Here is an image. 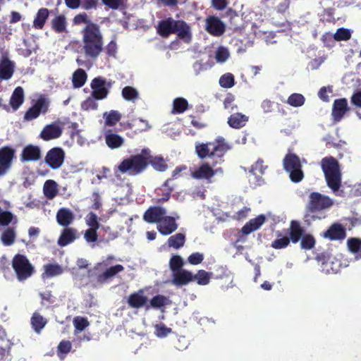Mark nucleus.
<instances>
[{
  "label": "nucleus",
  "mask_w": 361,
  "mask_h": 361,
  "mask_svg": "<svg viewBox=\"0 0 361 361\" xmlns=\"http://www.w3.org/2000/svg\"><path fill=\"white\" fill-rule=\"evenodd\" d=\"M334 202L332 200L318 192H312L309 195V200L306 204L303 220L306 225L310 226L317 220L326 217L322 211L331 207Z\"/></svg>",
  "instance_id": "nucleus-3"
},
{
  "label": "nucleus",
  "mask_w": 361,
  "mask_h": 361,
  "mask_svg": "<svg viewBox=\"0 0 361 361\" xmlns=\"http://www.w3.org/2000/svg\"><path fill=\"white\" fill-rule=\"evenodd\" d=\"M51 29L56 33L66 31L67 22L65 16L60 14L55 16L51 21Z\"/></svg>",
  "instance_id": "nucleus-33"
},
{
  "label": "nucleus",
  "mask_w": 361,
  "mask_h": 361,
  "mask_svg": "<svg viewBox=\"0 0 361 361\" xmlns=\"http://www.w3.org/2000/svg\"><path fill=\"white\" fill-rule=\"evenodd\" d=\"M134 126H137L136 130L139 132L146 131L150 129L151 126L148 121L142 118H139L134 121Z\"/></svg>",
  "instance_id": "nucleus-62"
},
{
  "label": "nucleus",
  "mask_w": 361,
  "mask_h": 361,
  "mask_svg": "<svg viewBox=\"0 0 361 361\" xmlns=\"http://www.w3.org/2000/svg\"><path fill=\"white\" fill-rule=\"evenodd\" d=\"M264 161L259 159L251 167L250 173L255 176L256 177L261 176L264 173L265 169L267 168V166L263 165Z\"/></svg>",
  "instance_id": "nucleus-51"
},
{
  "label": "nucleus",
  "mask_w": 361,
  "mask_h": 361,
  "mask_svg": "<svg viewBox=\"0 0 361 361\" xmlns=\"http://www.w3.org/2000/svg\"><path fill=\"white\" fill-rule=\"evenodd\" d=\"M145 149L147 151V157L148 158L147 161V167L150 164L153 169L157 171H165L168 168V165L164 158L157 156L154 157L151 154V152L149 149Z\"/></svg>",
  "instance_id": "nucleus-28"
},
{
  "label": "nucleus",
  "mask_w": 361,
  "mask_h": 361,
  "mask_svg": "<svg viewBox=\"0 0 361 361\" xmlns=\"http://www.w3.org/2000/svg\"><path fill=\"white\" fill-rule=\"evenodd\" d=\"M121 94L123 99L127 101H134L138 97L137 90L131 86H126L123 87Z\"/></svg>",
  "instance_id": "nucleus-47"
},
{
  "label": "nucleus",
  "mask_w": 361,
  "mask_h": 361,
  "mask_svg": "<svg viewBox=\"0 0 361 361\" xmlns=\"http://www.w3.org/2000/svg\"><path fill=\"white\" fill-rule=\"evenodd\" d=\"M105 141L109 147L116 149L120 147L123 143V139L116 133L107 134L105 136Z\"/></svg>",
  "instance_id": "nucleus-39"
},
{
  "label": "nucleus",
  "mask_w": 361,
  "mask_h": 361,
  "mask_svg": "<svg viewBox=\"0 0 361 361\" xmlns=\"http://www.w3.org/2000/svg\"><path fill=\"white\" fill-rule=\"evenodd\" d=\"M73 324L76 330L82 331L89 325V322L86 318L77 317L73 319Z\"/></svg>",
  "instance_id": "nucleus-60"
},
{
  "label": "nucleus",
  "mask_w": 361,
  "mask_h": 361,
  "mask_svg": "<svg viewBox=\"0 0 361 361\" xmlns=\"http://www.w3.org/2000/svg\"><path fill=\"white\" fill-rule=\"evenodd\" d=\"M16 234L14 228H7L1 234V240L6 246H10L15 242Z\"/></svg>",
  "instance_id": "nucleus-41"
},
{
  "label": "nucleus",
  "mask_w": 361,
  "mask_h": 361,
  "mask_svg": "<svg viewBox=\"0 0 361 361\" xmlns=\"http://www.w3.org/2000/svg\"><path fill=\"white\" fill-rule=\"evenodd\" d=\"M176 23V20L171 17L160 20L156 27L157 34L163 38H168L174 34Z\"/></svg>",
  "instance_id": "nucleus-17"
},
{
  "label": "nucleus",
  "mask_w": 361,
  "mask_h": 361,
  "mask_svg": "<svg viewBox=\"0 0 361 361\" xmlns=\"http://www.w3.org/2000/svg\"><path fill=\"white\" fill-rule=\"evenodd\" d=\"M185 242V235L183 233H176L173 235H171L168 239V245L169 247H173L174 249H180L182 247Z\"/></svg>",
  "instance_id": "nucleus-40"
},
{
  "label": "nucleus",
  "mask_w": 361,
  "mask_h": 361,
  "mask_svg": "<svg viewBox=\"0 0 361 361\" xmlns=\"http://www.w3.org/2000/svg\"><path fill=\"white\" fill-rule=\"evenodd\" d=\"M87 225L90 228L99 229L100 224L98 221V217L96 214L90 212L85 219Z\"/></svg>",
  "instance_id": "nucleus-56"
},
{
  "label": "nucleus",
  "mask_w": 361,
  "mask_h": 361,
  "mask_svg": "<svg viewBox=\"0 0 361 361\" xmlns=\"http://www.w3.org/2000/svg\"><path fill=\"white\" fill-rule=\"evenodd\" d=\"M49 100L44 95H40L35 103L30 106L24 115V120L32 121L41 114H45L49 107Z\"/></svg>",
  "instance_id": "nucleus-8"
},
{
  "label": "nucleus",
  "mask_w": 361,
  "mask_h": 361,
  "mask_svg": "<svg viewBox=\"0 0 361 361\" xmlns=\"http://www.w3.org/2000/svg\"><path fill=\"white\" fill-rule=\"evenodd\" d=\"M178 227L175 217L164 216L161 222L157 224V228L161 235H169L176 231Z\"/></svg>",
  "instance_id": "nucleus-18"
},
{
  "label": "nucleus",
  "mask_w": 361,
  "mask_h": 361,
  "mask_svg": "<svg viewBox=\"0 0 361 361\" xmlns=\"http://www.w3.org/2000/svg\"><path fill=\"white\" fill-rule=\"evenodd\" d=\"M276 238L271 242V246L276 250H281L286 248L290 243L288 235L283 234L281 231L276 233Z\"/></svg>",
  "instance_id": "nucleus-34"
},
{
  "label": "nucleus",
  "mask_w": 361,
  "mask_h": 361,
  "mask_svg": "<svg viewBox=\"0 0 361 361\" xmlns=\"http://www.w3.org/2000/svg\"><path fill=\"white\" fill-rule=\"evenodd\" d=\"M204 256L200 252H193L188 258V261L190 264L197 265L202 262Z\"/></svg>",
  "instance_id": "nucleus-63"
},
{
  "label": "nucleus",
  "mask_w": 361,
  "mask_h": 361,
  "mask_svg": "<svg viewBox=\"0 0 361 361\" xmlns=\"http://www.w3.org/2000/svg\"><path fill=\"white\" fill-rule=\"evenodd\" d=\"M166 214L165 208L159 206L150 207L144 213L143 219L149 224H159Z\"/></svg>",
  "instance_id": "nucleus-15"
},
{
  "label": "nucleus",
  "mask_w": 361,
  "mask_h": 361,
  "mask_svg": "<svg viewBox=\"0 0 361 361\" xmlns=\"http://www.w3.org/2000/svg\"><path fill=\"white\" fill-rule=\"evenodd\" d=\"M305 98L304 96L299 93L291 94L287 100V103L294 107H299L304 104Z\"/></svg>",
  "instance_id": "nucleus-46"
},
{
  "label": "nucleus",
  "mask_w": 361,
  "mask_h": 361,
  "mask_svg": "<svg viewBox=\"0 0 361 361\" xmlns=\"http://www.w3.org/2000/svg\"><path fill=\"white\" fill-rule=\"evenodd\" d=\"M49 10L47 8H39L33 20V27L37 30H42L49 18Z\"/></svg>",
  "instance_id": "nucleus-30"
},
{
  "label": "nucleus",
  "mask_w": 361,
  "mask_h": 361,
  "mask_svg": "<svg viewBox=\"0 0 361 361\" xmlns=\"http://www.w3.org/2000/svg\"><path fill=\"white\" fill-rule=\"evenodd\" d=\"M15 154V149L8 146L0 148V176L6 174L11 167Z\"/></svg>",
  "instance_id": "nucleus-10"
},
{
  "label": "nucleus",
  "mask_w": 361,
  "mask_h": 361,
  "mask_svg": "<svg viewBox=\"0 0 361 361\" xmlns=\"http://www.w3.org/2000/svg\"><path fill=\"white\" fill-rule=\"evenodd\" d=\"M205 30L212 36L220 37L225 32L226 27L218 17L209 16L205 20Z\"/></svg>",
  "instance_id": "nucleus-11"
},
{
  "label": "nucleus",
  "mask_w": 361,
  "mask_h": 361,
  "mask_svg": "<svg viewBox=\"0 0 361 361\" xmlns=\"http://www.w3.org/2000/svg\"><path fill=\"white\" fill-rule=\"evenodd\" d=\"M248 121V116L241 114L235 113L228 118V124L231 128L239 129L244 127Z\"/></svg>",
  "instance_id": "nucleus-31"
},
{
  "label": "nucleus",
  "mask_w": 361,
  "mask_h": 361,
  "mask_svg": "<svg viewBox=\"0 0 361 361\" xmlns=\"http://www.w3.org/2000/svg\"><path fill=\"white\" fill-rule=\"evenodd\" d=\"M30 323L34 331L39 334L47 324V321L39 313L35 312L30 319Z\"/></svg>",
  "instance_id": "nucleus-37"
},
{
  "label": "nucleus",
  "mask_w": 361,
  "mask_h": 361,
  "mask_svg": "<svg viewBox=\"0 0 361 361\" xmlns=\"http://www.w3.org/2000/svg\"><path fill=\"white\" fill-rule=\"evenodd\" d=\"M188 107V101L183 97H177L173 102V114H182Z\"/></svg>",
  "instance_id": "nucleus-44"
},
{
  "label": "nucleus",
  "mask_w": 361,
  "mask_h": 361,
  "mask_svg": "<svg viewBox=\"0 0 361 361\" xmlns=\"http://www.w3.org/2000/svg\"><path fill=\"white\" fill-rule=\"evenodd\" d=\"M98 229L89 228L85 231L84 238L87 243H94L97 240L98 235L97 231Z\"/></svg>",
  "instance_id": "nucleus-61"
},
{
  "label": "nucleus",
  "mask_w": 361,
  "mask_h": 361,
  "mask_svg": "<svg viewBox=\"0 0 361 361\" xmlns=\"http://www.w3.org/2000/svg\"><path fill=\"white\" fill-rule=\"evenodd\" d=\"M14 63L8 57H3L0 62V79L8 80L11 78L14 73Z\"/></svg>",
  "instance_id": "nucleus-26"
},
{
  "label": "nucleus",
  "mask_w": 361,
  "mask_h": 361,
  "mask_svg": "<svg viewBox=\"0 0 361 361\" xmlns=\"http://www.w3.org/2000/svg\"><path fill=\"white\" fill-rule=\"evenodd\" d=\"M336 41H347L351 37V32L348 29L341 27L338 28L334 36Z\"/></svg>",
  "instance_id": "nucleus-55"
},
{
  "label": "nucleus",
  "mask_w": 361,
  "mask_h": 361,
  "mask_svg": "<svg viewBox=\"0 0 361 361\" xmlns=\"http://www.w3.org/2000/svg\"><path fill=\"white\" fill-rule=\"evenodd\" d=\"M283 233L288 235L290 242L296 244L304 235L305 228L301 226L299 221L292 220L290 223V227L288 229H283Z\"/></svg>",
  "instance_id": "nucleus-12"
},
{
  "label": "nucleus",
  "mask_w": 361,
  "mask_h": 361,
  "mask_svg": "<svg viewBox=\"0 0 361 361\" xmlns=\"http://www.w3.org/2000/svg\"><path fill=\"white\" fill-rule=\"evenodd\" d=\"M195 149L199 159H208V161L202 164L191 176L197 180H209L219 171H222L221 168L214 169V167L224 161V155L231 147L224 137H219L212 142H196Z\"/></svg>",
  "instance_id": "nucleus-1"
},
{
  "label": "nucleus",
  "mask_w": 361,
  "mask_h": 361,
  "mask_svg": "<svg viewBox=\"0 0 361 361\" xmlns=\"http://www.w3.org/2000/svg\"><path fill=\"white\" fill-rule=\"evenodd\" d=\"M87 73L86 72L82 69H77L73 74L72 76V83L73 86L75 88H80L82 87L87 80Z\"/></svg>",
  "instance_id": "nucleus-38"
},
{
  "label": "nucleus",
  "mask_w": 361,
  "mask_h": 361,
  "mask_svg": "<svg viewBox=\"0 0 361 361\" xmlns=\"http://www.w3.org/2000/svg\"><path fill=\"white\" fill-rule=\"evenodd\" d=\"M322 236L330 240H343L346 237V231L342 224L334 223L324 233Z\"/></svg>",
  "instance_id": "nucleus-16"
},
{
  "label": "nucleus",
  "mask_w": 361,
  "mask_h": 361,
  "mask_svg": "<svg viewBox=\"0 0 361 361\" xmlns=\"http://www.w3.org/2000/svg\"><path fill=\"white\" fill-rule=\"evenodd\" d=\"M316 243L314 237L310 233H304L300 240V247L303 250L312 249Z\"/></svg>",
  "instance_id": "nucleus-45"
},
{
  "label": "nucleus",
  "mask_w": 361,
  "mask_h": 361,
  "mask_svg": "<svg viewBox=\"0 0 361 361\" xmlns=\"http://www.w3.org/2000/svg\"><path fill=\"white\" fill-rule=\"evenodd\" d=\"M171 332L172 329L167 327L164 323L154 325V334L159 338H164Z\"/></svg>",
  "instance_id": "nucleus-52"
},
{
  "label": "nucleus",
  "mask_w": 361,
  "mask_h": 361,
  "mask_svg": "<svg viewBox=\"0 0 361 361\" xmlns=\"http://www.w3.org/2000/svg\"><path fill=\"white\" fill-rule=\"evenodd\" d=\"M174 34L180 39L189 42L191 39L190 27L184 20H176Z\"/></svg>",
  "instance_id": "nucleus-29"
},
{
  "label": "nucleus",
  "mask_w": 361,
  "mask_h": 361,
  "mask_svg": "<svg viewBox=\"0 0 361 361\" xmlns=\"http://www.w3.org/2000/svg\"><path fill=\"white\" fill-rule=\"evenodd\" d=\"M24 102V90L22 87H17L13 90L11 99L10 104L14 111H16Z\"/></svg>",
  "instance_id": "nucleus-32"
},
{
  "label": "nucleus",
  "mask_w": 361,
  "mask_h": 361,
  "mask_svg": "<svg viewBox=\"0 0 361 361\" xmlns=\"http://www.w3.org/2000/svg\"><path fill=\"white\" fill-rule=\"evenodd\" d=\"M11 265L19 281L27 280L35 273L34 266L24 255L16 254L14 255Z\"/></svg>",
  "instance_id": "nucleus-6"
},
{
  "label": "nucleus",
  "mask_w": 361,
  "mask_h": 361,
  "mask_svg": "<svg viewBox=\"0 0 361 361\" xmlns=\"http://www.w3.org/2000/svg\"><path fill=\"white\" fill-rule=\"evenodd\" d=\"M183 264V258L180 256L173 255L169 261V267L172 273L173 274L179 270H182Z\"/></svg>",
  "instance_id": "nucleus-49"
},
{
  "label": "nucleus",
  "mask_w": 361,
  "mask_h": 361,
  "mask_svg": "<svg viewBox=\"0 0 361 361\" xmlns=\"http://www.w3.org/2000/svg\"><path fill=\"white\" fill-rule=\"evenodd\" d=\"M13 219V214L11 212L0 209V226H8L12 221Z\"/></svg>",
  "instance_id": "nucleus-59"
},
{
  "label": "nucleus",
  "mask_w": 361,
  "mask_h": 361,
  "mask_svg": "<svg viewBox=\"0 0 361 361\" xmlns=\"http://www.w3.org/2000/svg\"><path fill=\"white\" fill-rule=\"evenodd\" d=\"M193 281H197L199 285L205 286L209 283V274L205 270H199L195 275H193Z\"/></svg>",
  "instance_id": "nucleus-48"
},
{
  "label": "nucleus",
  "mask_w": 361,
  "mask_h": 361,
  "mask_svg": "<svg viewBox=\"0 0 361 361\" xmlns=\"http://www.w3.org/2000/svg\"><path fill=\"white\" fill-rule=\"evenodd\" d=\"M284 170L289 173V177L292 182L299 183L304 178L300 159L298 155L293 153H288L283 159Z\"/></svg>",
  "instance_id": "nucleus-7"
},
{
  "label": "nucleus",
  "mask_w": 361,
  "mask_h": 361,
  "mask_svg": "<svg viewBox=\"0 0 361 361\" xmlns=\"http://www.w3.org/2000/svg\"><path fill=\"white\" fill-rule=\"evenodd\" d=\"M105 125L107 126H115L121 118V114L116 110H111L104 114Z\"/></svg>",
  "instance_id": "nucleus-43"
},
{
  "label": "nucleus",
  "mask_w": 361,
  "mask_h": 361,
  "mask_svg": "<svg viewBox=\"0 0 361 361\" xmlns=\"http://www.w3.org/2000/svg\"><path fill=\"white\" fill-rule=\"evenodd\" d=\"M106 80L102 77L94 78L90 84L92 90V94L97 100L106 98L109 94V90L105 87Z\"/></svg>",
  "instance_id": "nucleus-13"
},
{
  "label": "nucleus",
  "mask_w": 361,
  "mask_h": 361,
  "mask_svg": "<svg viewBox=\"0 0 361 361\" xmlns=\"http://www.w3.org/2000/svg\"><path fill=\"white\" fill-rule=\"evenodd\" d=\"M105 51L108 56H115L117 52V44L115 40H111L106 47Z\"/></svg>",
  "instance_id": "nucleus-64"
},
{
  "label": "nucleus",
  "mask_w": 361,
  "mask_h": 361,
  "mask_svg": "<svg viewBox=\"0 0 361 361\" xmlns=\"http://www.w3.org/2000/svg\"><path fill=\"white\" fill-rule=\"evenodd\" d=\"M171 180V179H167L161 188L156 190L157 197L155 199V202L157 204H163L170 199L171 195L173 191V188L169 186Z\"/></svg>",
  "instance_id": "nucleus-24"
},
{
  "label": "nucleus",
  "mask_w": 361,
  "mask_h": 361,
  "mask_svg": "<svg viewBox=\"0 0 361 361\" xmlns=\"http://www.w3.org/2000/svg\"><path fill=\"white\" fill-rule=\"evenodd\" d=\"M56 222L63 227H68L75 220L73 212L68 208H60L56 215Z\"/></svg>",
  "instance_id": "nucleus-20"
},
{
  "label": "nucleus",
  "mask_w": 361,
  "mask_h": 361,
  "mask_svg": "<svg viewBox=\"0 0 361 361\" xmlns=\"http://www.w3.org/2000/svg\"><path fill=\"white\" fill-rule=\"evenodd\" d=\"M65 152L61 147L49 149L44 158V162L52 169H59L63 164Z\"/></svg>",
  "instance_id": "nucleus-9"
},
{
  "label": "nucleus",
  "mask_w": 361,
  "mask_h": 361,
  "mask_svg": "<svg viewBox=\"0 0 361 361\" xmlns=\"http://www.w3.org/2000/svg\"><path fill=\"white\" fill-rule=\"evenodd\" d=\"M97 100L91 94L85 101L81 104V107L85 111L96 110L98 107V104L96 102Z\"/></svg>",
  "instance_id": "nucleus-53"
},
{
  "label": "nucleus",
  "mask_w": 361,
  "mask_h": 361,
  "mask_svg": "<svg viewBox=\"0 0 361 361\" xmlns=\"http://www.w3.org/2000/svg\"><path fill=\"white\" fill-rule=\"evenodd\" d=\"M124 267L121 264H116L106 269L103 273L97 276V282L99 284H104L109 282L117 274L123 271Z\"/></svg>",
  "instance_id": "nucleus-22"
},
{
  "label": "nucleus",
  "mask_w": 361,
  "mask_h": 361,
  "mask_svg": "<svg viewBox=\"0 0 361 361\" xmlns=\"http://www.w3.org/2000/svg\"><path fill=\"white\" fill-rule=\"evenodd\" d=\"M77 237V230L73 228L65 227L61 231L58 239V245L61 247H65L73 243Z\"/></svg>",
  "instance_id": "nucleus-27"
},
{
  "label": "nucleus",
  "mask_w": 361,
  "mask_h": 361,
  "mask_svg": "<svg viewBox=\"0 0 361 361\" xmlns=\"http://www.w3.org/2000/svg\"><path fill=\"white\" fill-rule=\"evenodd\" d=\"M193 281V274L185 269L179 270L173 274L172 283L177 286H182Z\"/></svg>",
  "instance_id": "nucleus-25"
},
{
  "label": "nucleus",
  "mask_w": 361,
  "mask_h": 361,
  "mask_svg": "<svg viewBox=\"0 0 361 361\" xmlns=\"http://www.w3.org/2000/svg\"><path fill=\"white\" fill-rule=\"evenodd\" d=\"M41 158V150L38 146L29 145L25 146L20 154L23 162L36 161Z\"/></svg>",
  "instance_id": "nucleus-19"
},
{
  "label": "nucleus",
  "mask_w": 361,
  "mask_h": 361,
  "mask_svg": "<svg viewBox=\"0 0 361 361\" xmlns=\"http://www.w3.org/2000/svg\"><path fill=\"white\" fill-rule=\"evenodd\" d=\"M42 276L44 278H52L63 273V268L58 264L49 263L44 264Z\"/></svg>",
  "instance_id": "nucleus-35"
},
{
  "label": "nucleus",
  "mask_w": 361,
  "mask_h": 361,
  "mask_svg": "<svg viewBox=\"0 0 361 361\" xmlns=\"http://www.w3.org/2000/svg\"><path fill=\"white\" fill-rule=\"evenodd\" d=\"M321 167L324 174L327 186L337 196H343L341 187L342 173L338 161L334 157H324L321 161Z\"/></svg>",
  "instance_id": "nucleus-4"
},
{
  "label": "nucleus",
  "mask_w": 361,
  "mask_h": 361,
  "mask_svg": "<svg viewBox=\"0 0 361 361\" xmlns=\"http://www.w3.org/2000/svg\"><path fill=\"white\" fill-rule=\"evenodd\" d=\"M39 296L42 299V305H49L55 302V297L52 295L51 291L50 290L39 293Z\"/></svg>",
  "instance_id": "nucleus-57"
},
{
  "label": "nucleus",
  "mask_w": 361,
  "mask_h": 361,
  "mask_svg": "<svg viewBox=\"0 0 361 361\" xmlns=\"http://www.w3.org/2000/svg\"><path fill=\"white\" fill-rule=\"evenodd\" d=\"M348 102L345 98L338 99L334 102L332 115L336 121H340L348 111Z\"/></svg>",
  "instance_id": "nucleus-23"
},
{
  "label": "nucleus",
  "mask_w": 361,
  "mask_h": 361,
  "mask_svg": "<svg viewBox=\"0 0 361 361\" xmlns=\"http://www.w3.org/2000/svg\"><path fill=\"white\" fill-rule=\"evenodd\" d=\"M81 33L85 54L91 59H97L104 50L103 36L99 26L94 23H89Z\"/></svg>",
  "instance_id": "nucleus-2"
},
{
  "label": "nucleus",
  "mask_w": 361,
  "mask_h": 361,
  "mask_svg": "<svg viewBox=\"0 0 361 361\" xmlns=\"http://www.w3.org/2000/svg\"><path fill=\"white\" fill-rule=\"evenodd\" d=\"M72 348L71 341L62 340L57 347V355L59 357L62 358L61 355L68 354Z\"/></svg>",
  "instance_id": "nucleus-54"
},
{
  "label": "nucleus",
  "mask_w": 361,
  "mask_h": 361,
  "mask_svg": "<svg viewBox=\"0 0 361 361\" xmlns=\"http://www.w3.org/2000/svg\"><path fill=\"white\" fill-rule=\"evenodd\" d=\"M57 184L54 180H47L43 186V192L44 196L49 199H54L58 194Z\"/></svg>",
  "instance_id": "nucleus-36"
},
{
  "label": "nucleus",
  "mask_w": 361,
  "mask_h": 361,
  "mask_svg": "<svg viewBox=\"0 0 361 361\" xmlns=\"http://www.w3.org/2000/svg\"><path fill=\"white\" fill-rule=\"evenodd\" d=\"M61 134V128L56 123H51L42 129L39 136L43 140L49 141L59 137Z\"/></svg>",
  "instance_id": "nucleus-21"
},
{
  "label": "nucleus",
  "mask_w": 361,
  "mask_h": 361,
  "mask_svg": "<svg viewBox=\"0 0 361 361\" xmlns=\"http://www.w3.org/2000/svg\"><path fill=\"white\" fill-rule=\"evenodd\" d=\"M170 303L169 299L163 295H156L154 296L148 304L150 308L159 309Z\"/></svg>",
  "instance_id": "nucleus-42"
},
{
  "label": "nucleus",
  "mask_w": 361,
  "mask_h": 361,
  "mask_svg": "<svg viewBox=\"0 0 361 361\" xmlns=\"http://www.w3.org/2000/svg\"><path fill=\"white\" fill-rule=\"evenodd\" d=\"M147 151L145 149L141 150L140 154L131 155L123 159L118 166L122 173H128L130 176H136L142 173L147 169Z\"/></svg>",
  "instance_id": "nucleus-5"
},
{
  "label": "nucleus",
  "mask_w": 361,
  "mask_h": 361,
  "mask_svg": "<svg viewBox=\"0 0 361 361\" xmlns=\"http://www.w3.org/2000/svg\"><path fill=\"white\" fill-rule=\"evenodd\" d=\"M229 57V52L227 48L224 47H220L216 51V60L218 62L224 63Z\"/></svg>",
  "instance_id": "nucleus-58"
},
{
  "label": "nucleus",
  "mask_w": 361,
  "mask_h": 361,
  "mask_svg": "<svg viewBox=\"0 0 361 361\" xmlns=\"http://www.w3.org/2000/svg\"><path fill=\"white\" fill-rule=\"evenodd\" d=\"M128 304L130 307L134 309H140L143 307L146 310L150 309V306L147 304V298L144 295L142 289L131 293L128 298Z\"/></svg>",
  "instance_id": "nucleus-14"
},
{
  "label": "nucleus",
  "mask_w": 361,
  "mask_h": 361,
  "mask_svg": "<svg viewBox=\"0 0 361 361\" xmlns=\"http://www.w3.org/2000/svg\"><path fill=\"white\" fill-rule=\"evenodd\" d=\"M219 85L224 88H231L235 85V78L232 73H227L221 76Z\"/></svg>",
  "instance_id": "nucleus-50"
}]
</instances>
